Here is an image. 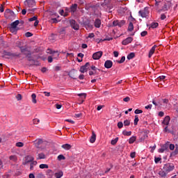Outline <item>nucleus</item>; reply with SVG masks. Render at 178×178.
Here are the masks:
<instances>
[{
	"label": "nucleus",
	"mask_w": 178,
	"mask_h": 178,
	"mask_svg": "<svg viewBox=\"0 0 178 178\" xmlns=\"http://www.w3.org/2000/svg\"><path fill=\"white\" fill-rule=\"evenodd\" d=\"M19 48L20 49L21 54L25 56V58H26L27 60L29 62H33L32 64H29L28 65L29 66V67H31V66H40V65H41V63H40L38 60L34 59V57L31 56V51L29 50V49L26 46H19Z\"/></svg>",
	"instance_id": "1"
},
{
	"label": "nucleus",
	"mask_w": 178,
	"mask_h": 178,
	"mask_svg": "<svg viewBox=\"0 0 178 178\" xmlns=\"http://www.w3.org/2000/svg\"><path fill=\"white\" fill-rule=\"evenodd\" d=\"M90 8H91L92 9H93V10L95 11L94 15H95V22H94V26L96 29H99V27H101V19H99L98 18V14H97V13H95V10H97V9H98L99 8V5L96 4L95 6H90Z\"/></svg>",
	"instance_id": "2"
},
{
	"label": "nucleus",
	"mask_w": 178,
	"mask_h": 178,
	"mask_svg": "<svg viewBox=\"0 0 178 178\" xmlns=\"http://www.w3.org/2000/svg\"><path fill=\"white\" fill-rule=\"evenodd\" d=\"M19 20H16L13 22H12L9 26H8V29L9 31L12 33V34H17V31L20 30V28H19L17 26H19Z\"/></svg>",
	"instance_id": "3"
},
{
	"label": "nucleus",
	"mask_w": 178,
	"mask_h": 178,
	"mask_svg": "<svg viewBox=\"0 0 178 178\" xmlns=\"http://www.w3.org/2000/svg\"><path fill=\"white\" fill-rule=\"evenodd\" d=\"M163 170L167 173H170L172 170H175V164L172 163H168L163 165Z\"/></svg>",
	"instance_id": "4"
},
{
	"label": "nucleus",
	"mask_w": 178,
	"mask_h": 178,
	"mask_svg": "<svg viewBox=\"0 0 178 178\" xmlns=\"http://www.w3.org/2000/svg\"><path fill=\"white\" fill-rule=\"evenodd\" d=\"M95 74H99V69L95 65L90 67V76H95Z\"/></svg>",
	"instance_id": "5"
},
{
	"label": "nucleus",
	"mask_w": 178,
	"mask_h": 178,
	"mask_svg": "<svg viewBox=\"0 0 178 178\" xmlns=\"http://www.w3.org/2000/svg\"><path fill=\"white\" fill-rule=\"evenodd\" d=\"M149 12L148 11V8H145L144 10H139L138 15L141 17H147Z\"/></svg>",
	"instance_id": "6"
},
{
	"label": "nucleus",
	"mask_w": 178,
	"mask_h": 178,
	"mask_svg": "<svg viewBox=\"0 0 178 178\" xmlns=\"http://www.w3.org/2000/svg\"><path fill=\"white\" fill-rule=\"evenodd\" d=\"M24 4L28 8H33V6H35V0H26Z\"/></svg>",
	"instance_id": "7"
},
{
	"label": "nucleus",
	"mask_w": 178,
	"mask_h": 178,
	"mask_svg": "<svg viewBox=\"0 0 178 178\" xmlns=\"http://www.w3.org/2000/svg\"><path fill=\"white\" fill-rule=\"evenodd\" d=\"M70 24L71 27L74 29V30H79V29H80V26L79 25V24H77V22H76V20L74 19H71L70 21Z\"/></svg>",
	"instance_id": "8"
},
{
	"label": "nucleus",
	"mask_w": 178,
	"mask_h": 178,
	"mask_svg": "<svg viewBox=\"0 0 178 178\" xmlns=\"http://www.w3.org/2000/svg\"><path fill=\"white\" fill-rule=\"evenodd\" d=\"M103 52L102 51H97L92 55V58L95 60H98V59H101V57L102 56Z\"/></svg>",
	"instance_id": "9"
},
{
	"label": "nucleus",
	"mask_w": 178,
	"mask_h": 178,
	"mask_svg": "<svg viewBox=\"0 0 178 178\" xmlns=\"http://www.w3.org/2000/svg\"><path fill=\"white\" fill-rule=\"evenodd\" d=\"M88 66H90V63H86V65H82L79 70L81 73H86L88 70Z\"/></svg>",
	"instance_id": "10"
},
{
	"label": "nucleus",
	"mask_w": 178,
	"mask_h": 178,
	"mask_svg": "<svg viewBox=\"0 0 178 178\" xmlns=\"http://www.w3.org/2000/svg\"><path fill=\"white\" fill-rule=\"evenodd\" d=\"M33 143L36 148H40L41 145H42V143H44V141L42 140V139L39 138L35 140Z\"/></svg>",
	"instance_id": "11"
},
{
	"label": "nucleus",
	"mask_w": 178,
	"mask_h": 178,
	"mask_svg": "<svg viewBox=\"0 0 178 178\" xmlns=\"http://www.w3.org/2000/svg\"><path fill=\"white\" fill-rule=\"evenodd\" d=\"M112 66H113V62H112V60H107L105 61L104 67H106V69H111V67H112Z\"/></svg>",
	"instance_id": "12"
},
{
	"label": "nucleus",
	"mask_w": 178,
	"mask_h": 178,
	"mask_svg": "<svg viewBox=\"0 0 178 178\" xmlns=\"http://www.w3.org/2000/svg\"><path fill=\"white\" fill-rule=\"evenodd\" d=\"M133 41V38L128 37L122 42V45H129Z\"/></svg>",
	"instance_id": "13"
},
{
	"label": "nucleus",
	"mask_w": 178,
	"mask_h": 178,
	"mask_svg": "<svg viewBox=\"0 0 178 178\" xmlns=\"http://www.w3.org/2000/svg\"><path fill=\"white\" fill-rule=\"evenodd\" d=\"M170 122V116L167 115L165 117L164 120L162 122V124L165 126H169V123Z\"/></svg>",
	"instance_id": "14"
},
{
	"label": "nucleus",
	"mask_w": 178,
	"mask_h": 178,
	"mask_svg": "<svg viewBox=\"0 0 178 178\" xmlns=\"http://www.w3.org/2000/svg\"><path fill=\"white\" fill-rule=\"evenodd\" d=\"M96 140H97V134H95V132L94 131H92V136L90 138V143H91L92 144H94Z\"/></svg>",
	"instance_id": "15"
},
{
	"label": "nucleus",
	"mask_w": 178,
	"mask_h": 178,
	"mask_svg": "<svg viewBox=\"0 0 178 178\" xmlns=\"http://www.w3.org/2000/svg\"><path fill=\"white\" fill-rule=\"evenodd\" d=\"M2 58H5L6 59H10V51H7L6 50L3 51Z\"/></svg>",
	"instance_id": "16"
},
{
	"label": "nucleus",
	"mask_w": 178,
	"mask_h": 178,
	"mask_svg": "<svg viewBox=\"0 0 178 178\" xmlns=\"http://www.w3.org/2000/svg\"><path fill=\"white\" fill-rule=\"evenodd\" d=\"M156 49V45H154L152 47V49L149 51V55H148L149 58H151V56H152V55H154Z\"/></svg>",
	"instance_id": "17"
},
{
	"label": "nucleus",
	"mask_w": 178,
	"mask_h": 178,
	"mask_svg": "<svg viewBox=\"0 0 178 178\" xmlns=\"http://www.w3.org/2000/svg\"><path fill=\"white\" fill-rule=\"evenodd\" d=\"M105 9L106 12H108V13H112V9H113V6L111 3H108L107 7Z\"/></svg>",
	"instance_id": "18"
},
{
	"label": "nucleus",
	"mask_w": 178,
	"mask_h": 178,
	"mask_svg": "<svg viewBox=\"0 0 178 178\" xmlns=\"http://www.w3.org/2000/svg\"><path fill=\"white\" fill-rule=\"evenodd\" d=\"M178 154V145H175V149L174 152L170 153V158H172V156H176V155H177Z\"/></svg>",
	"instance_id": "19"
},
{
	"label": "nucleus",
	"mask_w": 178,
	"mask_h": 178,
	"mask_svg": "<svg viewBox=\"0 0 178 178\" xmlns=\"http://www.w3.org/2000/svg\"><path fill=\"white\" fill-rule=\"evenodd\" d=\"M20 55L21 54L19 53V54H17V53H10V59H13V58H20Z\"/></svg>",
	"instance_id": "20"
},
{
	"label": "nucleus",
	"mask_w": 178,
	"mask_h": 178,
	"mask_svg": "<svg viewBox=\"0 0 178 178\" xmlns=\"http://www.w3.org/2000/svg\"><path fill=\"white\" fill-rule=\"evenodd\" d=\"M77 6L78 5L76 3L72 4L70 7V11L74 13L77 10Z\"/></svg>",
	"instance_id": "21"
},
{
	"label": "nucleus",
	"mask_w": 178,
	"mask_h": 178,
	"mask_svg": "<svg viewBox=\"0 0 178 178\" xmlns=\"http://www.w3.org/2000/svg\"><path fill=\"white\" fill-rule=\"evenodd\" d=\"M167 10H168V4L164 3L162 8L159 10L158 12L159 13H161V12H166Z\"/></svg>",
	"instance_id": "22"
},
{
	"label": "nucleus",
	"mask_w": 178,
	"mask_h": 178,
	"mask_svg": "<svg viewBox=\"0 0 178 178\" xmlns=\"http://www.w3.org/2000/svg\"><path fill=\"white\" fill-rule=\"evenodd\" d=\"M147 26H150L149 29H156L159 26V24L158 22H152L150 25L147 24Z\"/></svg>",
	"instance_id": "23"
},
{
	"label": "nucleus",
	"mask_w": 178,
	"mask_h": 178,
	"mask_svg": "<svg viewBox=\"0 0 178 178\" xmlns=\"http://www.w3.org/2000/svg\"><path fill=\"white\" fill-rule=\"evenodd\" d=\"M159 176H161V177H166L168 172L165 171V170H163L159 171Z\"/></svg>",
	"instance_id": "24"
},
{
	"label": "nucleus",
	"mask_w": 178,
	"mask_h": 178,
	"mask_svg": "<svg viewBox=\"0 0 178 178\" xmlns=\"http://www.w3.org/2000/svg\"><path fill=\"white\" fill-rule=\"evenodd\" d=\"M61 147L64 149H67V150H69L72 148V145H70V144H67V143L63 145Z\"/></svg>",
	"instance_id": "25"
},
{
	"label": "nucleus",
	"mask_w": 178,
	"mask_h": 178,
	"mask_svg": "<svg viewBox=\"0 0 178 178\" xmlns=\"http://www.w3.org/2000/svg\"><path fill=\"white\" fill-rule=\"evenodd\" d=\"M127 30L128 31H133L134 30V25L133 24V22H129Z\"/></svg>",
	"instance_id": "26"
},
{
	"label": "nucleus",
	"mask_w": 178,
	"mask_h": 178,
	"mask_svg": "<svg viewBox=\"0 0 178 178\" xmlns=\"http://www.w3.org/2000/svg\"><path fill=\"white\" fill-rule=\"evenodd\" d=\"M37 95L35 93L31 95V99L33 104H37Z\"/></svg>",
	"instance_id": "27"
},
{
	"label": "nucleus",
	"mask_w": 178,
	"mask_h": 178,
	"mask_svg": "<svg viewBox=\"0 0 178 178\" xmlns=\"http://www.w3.org/2000/svg\"><path fill=\"white\" fill-rule=\"evenodd\" d=\"M136 57V54L134 52H131L127 56L128 60H130L131 59H133Z\"/></svg>",
	"instance_id": "28"
},
{
	"label": "nucleus",
	"mask_w": 178,
	"mask_h": 178,
	"mask_svg": "<svg viewBox=\"0 0 178 178\" xmlns=\"http://www.w3.org/2000/svg\"><path fill=\"white\" fill-rule=\"evenodd\" d=\"M54 176H55V177H56V178H60V177H62V176H63V172L59 171V172H56V173L54 174Z\"/></svg>",
	"instance_id": "29"
},
{
	"label": "nucleus",
	"mask_w": 178,
	"mask_h": 178,
	"mask_svg": "<svg viewBox=\"0 0 178 178\" xmlns=\"http://www.w3.org/2000/svg\"><path fill=\"white\" fill-rule=\"evenodd\" d=\"M161 147L165 150L168 151L169 149V142L165 143L161 146Z\"/></svg>",
	"instance_id": "30"
},
{
	"label": "nucleus",
	"mask_w": 178,
	"mask_h": 178,
	"mask_svg": "<svg viewBox=\"0 0 178 178\" xmlns=\"http://www.w3.org/2000/svg\"><path fill=\"white\" fill-rule=\"evenodd\" d=\"M136 140H137V137H136V136H131V137L129 138V144H133V143L136 141Z\"/></svg>",
	"instance_id": "31"
},
{
	"label": "nucleus",
	"mask_w": 178,
	"mask_h": 178,
	"mask_svg": "<svg viewBox=\"0 0 178 178\" xmlns=\"http://www.w3.org/2000/svg\"><path fill=\"white\" fill-rule=\"evenodd\" d=\"M126 24L125 20H118V27H122V26H124Z\"/></svg>",
	"instance_id": "32"
},
{
	"label": "nucleus",
	"mask_w": 178,
	"mask_h": 178,
	"mask_svg": "<svg viewBox=\"0 0 178 178\" xmlns=\"http://www.w3.org/2000/svg\"><path fill=\"white\" fill-rule=\"evenodd\" d=\"M45 158H47V156H45V154L44 153L38 154V159H45Z\"/></svg>",
	"instance_id": "33"
},
{
	"label": "nucleus",
	"mask_w": 178,
	"mask_h": 178,
	"mask_svg": "<svg viewBox=\"0 0 178 178\" xmlns=\"http://www.w3.org/2000/svg\"><path fill=\"white\" fill-rule=\"evenodd\" d=\"M51 54H53V56H54L53 58L54 59H56L57 58L59 57V53H58V51H51Z\"/></svg>",
	"instance_id": "34"
},
{
	"label": "nucleus",
	"mask_w": 178,
	"mask_h": 178,
	"mask_svg": "<svg viewBox=\"0 0 178 178\" xmlns=\"http://www.w3.org/2000/svg\"><path fill=\"white\" fill-rule=\"evenodd\" d=\"M119 141V138L117 137L115 139L112 140L111 142V145H116V143Z\"/></svg>",
	"instance_id": "35"
},
{
	"label": "nucleus",
	"mask_w": 178,
	"mask_h": 178,
	"mask_svg": "<svg viewBox=\"0 0 178 178\" xmlns=\"http://www.w3.org/2000/svg\"><path fill=\"white\" fill-rule=\"evenodd\" d=\"M140 120L138 119V115H135V119H134V124L135 126H137V124H138V121Z\"/></svg>",
	"instance_id": "36"
},
{
	"label": "nucleus",
	"mask_w": 178,
	"mask_h": 178,
	"mask_svg": "<svg viewBox=\"0 0 178 178\" xmlns=\"http://www.w3.org/2000/svg\"><path fill=\"white\" fill-rule=\"evenodd\" d=\"M47 176H49V177H52L53 172L51 170H47L46 172Z\"/></svg>",
	"instance_id": "37"
},
{
	"label": "nucleus",
	"mask_w": 178,
	"mask_h": 178,
	"mask_svg": "<svg viewBox=\"0 0 178 178\" xmlns=\"http://www.w3.org/2000/svg\"><path fill=\"white\" fill-rule=\"evenodd\" d=\"M39 168H40V169H48L49 166H48L47 164H40V165H39Z\"/></svg>",
	"instance_id": "38"
},
{
	"label": "nucleus",
	"mask_w": 178,
	"mask_h": 178,
	"mask_svg": "<svg viewBox=\"0 0 178 178\" xmlns=\"http://www.w3.org/2000/svg\"><path fill=\"white\" fill-rule=\"evenodd\" d=\"M122 134L124 136H131V131H122Z\"/></svg>",
	"instance_id": "39"
},
{
	"label": "nucleus",
	"mask_w": 178,
	"mask_h": 178,
	"mask_svg": "<svg viewBox=\"0 0 178 178\" xmlns=\"http://www.w3.org/2000/svg\"><path fill=\"white\" fill-rule=\"evenodd\" d=\"M58 161H65V159H66V157H65V156H63V154H60L58 156Z\"/></svg>",
	"instance_id": "40"
},
{
	"label": "nucleus",
	"mask_w": 178,
	"mask_h": 178,
	"mask_svg": "<svg viewBox=\"0 0 178 178\" xmlns=\"http://www.w3.org/2000/svg\"><path fill=\"white\" fill-rule=\"evenodd\" d=\"M9 159L13 161V162H16V161H17V157H16V156H10Z\"/></svg>",
	"instance_id": "41"
},
{
	"label": "nucleus",
	"mask_w": 178,
	"mask_h": 178,
	"mask_svg": "<svg viewBox=\"0 0 178 178\" xmlns=\"http://www.w3.org/2000/svg\"><path fill=\"white\" fill-rule=\"evenodd\" d=\"M126 60V57L122 56L120 60L118 61V63L122 64L124 63V61Z\"/></svg>",
	"instance_id": "42"
},
{
	"label": "nucleus",
	"mask_w": 178,
	"mask_h": 178,
	"mask_svg": "<svg viewBox=\"0 0 178 178\" xmlns=\"http://www.w3.org/2000/svg\"><path fill=\"white\" fill-rule=\"evenodd\" d=\"M79 97H81V99H86V97H87V95L86 93H80L78 95Z\"/></svg>",
	"instance_id": "43"
},
{
	"label": "nucleus",
	"mask_w": 178,
	"mask_h": 178,
	"mask_svg": "<svg viewBox=\"0 0 178 178\" xmlns=\"http://www.w3.org/2000/svg\"><path fill=\"white\" fill-rule=\"evenodd\" d=\"M163 132L164 133H172V131H170L168 129V125H165V127L163 129Z\"/></svg>",
	"instance_id": "44"
},
{
	"label": "nucleus",
	"mask_w": 178,
	"mask_h": 178,
	"mask_svg": "<svg viewBox=\"0 0 178 178\" xmlns=\"http://www.w3.org/2000/svg\"><path fill=\"white\" fill-rule=\"evenodd\" d=\"M15 145L16 147H24V143L22 142H18L15 144Z\"/></svg>",
	"instance_id": "45"
},
{
	"label": "nucleus",
	"mask_w": 178,
	"mask_h": 178,
	"mask_svg": "<svg viewBox=\"0 0 178 178\" xmlns=\"http://www.w3.org/2000/svg\"><path fill=\"white\" fill-rule=\"evenodd\" d=\"M148 138V135L147 134H144L143 137L140 138L141 141H144V140Z\"/></svg>",
	"instance_id": "46"
},
{
	"label": "nucleus",
	"mask_w": 178,
	"mask_h": 178,
	"mask_svg": "<svg viewBox=\"0 0 178 178\" xmlns=\"http://www.w3.org/2000/svg\"><path fill=\"white\" fill-rule=\"evenodd\" d=\"M109 3L110 2H104L101 5H102V8H104V9H106V7L109 4Z\"/></svg>",
	"instance_id": "47"
},
{
	"label": "nucleus",
	"mask_w": 178,
	"mask_h": 178,
	"mask_svg": "<svg viewBox=\"0 0 178 178\" xmlns=\"http://www.w3.org/2000/svg\"><path fill=\"white\" fill-rule=\"evenodd\" d=\"M83 24L86 30H90V22H83Z\"/></svg>",
	"instance_id": "48"
},
{
	"label": "nucleus",
	"mask_w": 178,
	"mask_h": 178,
	"mask_svg": "<svg viewBox=\"0 0 178 178\" xmlns=\"http://www.w3.org/2000/svg\"><path fill=\"white\" fill-rule=\"evenodd\" d=\"M148 35V32L147 31H143V32L140 33L141 37H145V35Z\"/></svg>",
	"instance_id": "49"
},
{
	"label": "nucleus",
	"mask_w": 178,
	"mask_h": 178,
	"mask_svg": "<svg viewBox=\"0 0 178 178\" xmlns=\"http://www.w3.org/2000/svg\"><path fill=\"white\" fill-rule=\"evenodd\" d=\"M168 148H169L171 151H173V149H175V145L170 144V142H169V147H168Z\"/></svg>",
	"instance_id": "50"
},
{
	"label": "nucleus",
	"mask_w": 178,
	"mask_h": 178,
	"mask_svg": "<svg viewBox=\"0 0 178 178\" xmlns=\"http://www.w3.org/2000/svg\"><path fill=\"white\" fill-rule=\"evenodd\" d=\"M124 126H130V120H126L124 121Z\"/></svg>",
	"instance_id": "51"
},
{
	"label": "nucleus",
	"mask_w": 178,
	"mask_h": 178,
	"mask_svg": "<svg viewBox=\"0 0 178 178\" xmlns=\"http://www.w3.org/2000/svg\"><path fill=\"white\" fill-rule=\"evenodd\" d=\"M33 124H38L40 122V119L35 118L33 120Z\"/></svg>",
	"instance_id": "52"
},
{
	"label": "nucleus",
	"mask_w": 178,
	"mask_h": 178,
	"mask_svg": "<svg viewBox=\"0 0 178 178\" xmlns=\"http://www.w3.org/2000/svg\"><path fill=\"white\" fill-rule=\"evenodd\" d=\"M134 113H136V115H140V113H143V110L136 109L135 110Z\"/></svg>",
	"instance_id": "53"
},
{
	"label": "nucleus",
	"mask_w": 178,
	"mask_h": 178,
	"mask_svg": "<svg viewBox=\"0 0 178 178\" xmlns=\"http://www.w3.org/2000/svg\"><path fill=\"white\" fill-rule=\"evenodd\" d=\"M34 21L35 22L37 21V16H34V17L29 19V22H34Z\"/></svg>",
	"instance_id": "54"
},
{
	"label": "nucleus",
	"mask_w": 178,
	"mask_h": 178,
	"mask_svg": "<svg viewBox=\"0 0 178 178\" xmlns=\"http://www.w3.org/2000/svg\"><path fill=\"white\" fill-rule=\"evenodd\" d=\"M47 60H48L49 63H52V62L54 60V58H52V56H49L47 58Z\"/></svg>",
	"instance_id": "55"
},
{
	"label": "nucleus",
	"mask_w": 178,
	"mask_h": 178,
	"mask_svg": "<svg viewBox=\"0 0 178 178\" xmlns=\"http://www.w3.org/2000/svg\"><path fill=\"white\" fill-rule=\"evenodd\" d=\"M25 37H27V38H29V37H33V33H32L31 32H26V33H25Z\"/></svg>",
	"instance_id": "56"
},
{
	"label": "nucleus",
	"mask_w": 178,
	"mask_h": 178,
	"mask_svg": "<svg viewBox=\"0 0 178 178\" xmlns=\"http://www.w3.org/2000/svg\"><path fill=\"white\" fill-rule=\"evenodd\" d=\"M22 95L21 94H18L16 95V99H17V101H22Z\"/></svg>",
	"instance_id": "57"
},
{
	"label": "nucleus",
	"mask_w": 178,
	"mask_h": 178,
	"mask_svg": "<svg viewBox=\"0 0 178 178\" xmlns=\"http://www.w3.org/2000/svg\"><path fill=\"white\" fill-rule=\"evenodd\" d=\"M113 26H114L115 27L116 26H119V20L113 21Z\"/></svg>",
	"instance_id": "58"
},
{
	"label": "nucleus",
	"mask_w": 178,
	"mask_h": 178,
	"mask_svg": "<svg viewBox=\"0 0 178 178\" xmlns=\"http://www.w3.org/2000/svg\"><path fill=\"white\" fill-rule=\"evenodd\" d=\"M118 129H122L123 127V122H119L118 123Z\"/></svg>",
	"instance_id": "59"
},
{
	"label": "nucleus",
	"mask_w": 178,
	"mask_h": 178,
	"mask_svg": "<svg viewBox=\"0 0 178 178\" xmlns=\"http://www.w3.org/2000/svg\"><path fill=\"white\" fill-rule=\"evenodd\" d=\"M4 10H5V6H3V4H1L0 6V12L1 13H3V12H4Z\"/></svg>",
	"instance_id": "60"
},
{
	"label": "nucleus",
	"mask_w": 178,
	"mask_h": 178,
	"mask_svg": "<svg viewBox=\"0 0 178 178\" xmlns=\"http://www.w3.org/2000/svg\"><path fill=\"white\" fill-rule=\"evenodd\" d=\"M161 158L159 157H155L154 158V161H155V163H159V161H161Z\"/></svg>",
	"instance_id": "61"
},
{
	"label": "nucleus",
	"mask_w": 178,
	"mask_h": 178,
	"mask_svg": "<svg viewBox=\"0 0 178 178\" xmlns=\"http://www.w3.org/2000/svg\"><path fill=\"white\" fill-rule=\"evenodd\" d=\"M36 178H44V174L42 172L38 174Z\"/></svg>",
	"instance_id": "62"
},
{
	"label": "nucleus",
	"mask_w": 178,
	"mask_h": 178,
	"mask_svg": "<svg viewBox=\"0 0 178 178\" xmlns=\"http://www.w3.org/2000/svg\"><path fill=\"white\" fill-rule=\"evenodd\" d=\"M61 69H62V67H60V66H56L55 67V71L56 72H59V70H61Z\"/></svg>",
	"instance_id": "63"
},
{
	"label": "nucleus",
	"mask_w": 178,
	"mask_h": 178,
	"mask_svg": "<svg viewBox=\"0 0 178 178\" xmlns=\"http://www.w3.org/2000/svg\"><path fill=\"white\" fill-rule=\"evenodd\" d=\"M166 19V15L165 14H161V20H165Z\"/></svg>",
	"instance_id": "64"
}]
</instances>
